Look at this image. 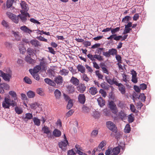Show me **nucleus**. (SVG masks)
Instances as JSON below:
<instances>
[{
  "label": "nucleus",
  "instance_id": "obj_44",
  "mask_svg": "<svg viewBox=\"0 0 155 155\" xmlns=\"http://www.w3.org/2000/svg\"><path fill=\"white\" fill-rule=\"evenodd\" d=\"M74 151H76V150L74 148L72 149L71 150H68V155H76V153L75 152H74Z\"/></svg>",
  "mask_w": 155,
  "mask_h": 155
},
{
  "label": "nucleus",
  "instance_id": "obj_20",
  "mask_svg": "<svg viewBox=\"0 0 155 155\" xmlns=\"http://www.w3.org/2000/svg\"><path fill=\"white\" fill-rule=\"evenodd\" d=\"M20 29L24 32L29 34H30L32 32V31L28 29V28L25 26H23L21 27Z\"/></svg>",
  "mask_w": 155,
  "mask_h": 155
},
{
  "label": "nucleus",
  "instance_id": "obj_8",
  "mask_svg": "<svg viewBox=\"0 0 155 155\" xmlns=\"http://www.w3.org/2000/svg\"><path fill=\"white\" fill-rule=\"evenodd\" d=\"M106 144L105 141H102L100 143V144L97 147L95 148H94L93 151V154L94 153H95L96 152H97V151H100L101 150L102 148Z\"/></svg>",
  "mask_w": 155,
  "mask_h": 155
},
{
  "label": "nucleus",
  "instance_id": "obj_63",
  "mask_svg": "<svg viewBox=\"0 0 155 155\" xmlns=\"http://www.w3.org/2000/svg\"><path fill=\"white\" fill-rule=\"evenodd\" d=\"M128 121L129 123H132L134 121V118L132 117V116L130 114L128 115Z\"/></svg>",
  "mask_w": 155,
  "mask_h": 155
},
{
  "label": "nucleus",
  "instance_id": "obj_62",
  "mask_svg": "<svg viewBox=\"0 0 155 155\" xmlns=\"http://www.w3.org/2000/svg\"><path fill=\"white\" fill-rule=\"evenodd\" d=\"M7 15L11 20L13 18L15 15L12 13L9 12L7 13Z\"/></svg>",
  "mask_w": 155,
  "mask_h": 155
},
{
  "label": "nucleus",
  "instance_id": "obj_19",
  "mask_svg": "<svg viewBox=\"0 0 155 155\" xmlns=\"http://www.w3.org/2000/svg\"><path fill=\"white\" fill-rule=\"evenodd\" d=\"M44 81L46 83L52 86H55V83L54 82V81L48 78H45L44 79Z\"/></svg>",
  "mask_w": 155,
  "mask_h": 155
},
{
  "label": "nucleus",
  "instance_id": "obj_11",
  "mask_svg": "<svg viewBox=\"0 0 155 155\" xmlns=\"http://www.w3.org/2000/svg\"><path fill=\"white\" fill-rule=\"evenodd\" d=\"M78 85L77 87L78 91L80 93H84L86 87L85 86L84 84H80Z\"/></svg>",
  "mask_w": 155,
  "mask_h": 155
},
{
  "label": "nucleus",
  "instance_id": "obj_60",
  "mask_svg": "<svg viewBox=\"0 0 155 155\" xmlns=\"http://www.w3.org/2000/svg\"><path fill=\"white\" fill-rule=\"evenodd\" d=\"M87 57L92 61H94L95 60V58H94V55L91 54H88L87 55Z\"/></svg>",
  "mask_w": 155,
  "mask_h": 155
},
{
  "label": "nucleus",
  "instance_id": "obj_10",
  "mask_svg": "<svg viewBox=\"0 0 155 155\" xmlns=\"http://www.w3.org/2000/svg\"><path fill=\"white\" fill-rule=\"evenodd\" d=\"M12 33L14 37L15 38V40L17 41H19L21 40V36L19 35V32L12 31Z\"/></svg>",
  "mask_w": 155,
  "mask_h": 155
},
{
  "label": "nucleus",
  "instance_id": "obj_29",
  "mask_svg": "<svg viewBox=\"0 0 155 155\" xmlns=\"http://www.w3.org/2000/svg\"><path fill=\"white\" fill-rule=\"evenodd\" d=\"M42 131L44 134H48L50 133V130L49 128L47 126H44L42 128Z\"/></svg>",
  "mask_w": 155,
  "mask_h": 155
},
{
  "label": "nucleus",
  "instance_id": "obj_46",
  "mask_svg": "<svg viewBox=\"0 0 155 155\" xmlns=\"http://www.w3.org/2000/svg\"><path fill=\"white\" fill-rule=\"evenodd\" d=\"M9 94L13 97L14 100H15L16 99V94L15 91H10L9 92Z\"/></svg>",
  "mask_w": 155,
  "mask_h": 155
},
{
  "label": "nucleus",
  "instance_id": "obj_50",
  "mask_svg": "<svg viewBox=\"0 0 155 155\" xmlns=\"http://www.w3.org/2000/svg\"><path fill=\"white\" fill-rule=\"evenodd\" d=\"M120 30L119 27H117L114 28H112L111 29V33L112 34H115V33L118 31Z\"/></svg>",
  "mask_w": 155,
  "mask_h": 155
},
{
  "label": "nucleus",
  "instance_id": "obj_31",
  "mask_svg": "<svg viewBox=\"0 0 155 155\" xmlns=\"http://www.w3.org/2000/svg\"><path fill=\"white\" fill-rule=\"evenodd\" d=\"M118 89L122 94H124L125 93V87L121 84V86L118 87Z\"/></svg>",
  "mask_w": 155,
  "mask_h": 155
},
{
  "label": "nucleus",
  "instance_id": "obj_14",
  "mask_svg": "<svg viewBox=\"0 0 155 155\" xmlns=\"http://www.w3.org/2000/svg\"><path fill=\"white\" fill-rule=\"evenodd\" d=\"M41 66L39 65H37L35 67L33 70L30 69L29 71L30 73H38L39 71L41 69Z\"/></svg>",
  "mask_w": 155,
  "mask_h": 155
},
{
  "label": "nucleus",
  "instance_id": "obj_12",
  "mask_svg": "<svg viewBox=\"0 0 155 155\" xmlns=\"http://www.w3.org/2000/svg\"><path fill=\"white\" fill-rule=\"evenodd\" d=\"M78 100L79 102L82 104H84L85 101V97L83 94H80L78 96Z\"/></svg>",
  "mask_w": 155,
  "mask_h": 155
},
{
  "label": "nucleus",
  "instance_id": "obj_36",
  "mask_svg": "<svg viewBox=\"0 0 155 155\" xmlns=\"http://www.w3.org/2000/svg\"><path fill=\"white\" fill-rule=\"evenodd\" d=\"M82 110L83 112L84 113H87L90 111L89 108L85 105H84L83 106Z\"/></svg>",
  "mask_w": 155,
  "mask_h": 155
},
{
  "label": "nucleus",
  "instance_id": "obj_5",
  "mask_svg": "<svg viewBox=\"0 0 155 155\" xmlns=\"http://www.w3.org/2000/svg\"><path fill=\"white\" fill-rule=\"evenodd\" d=\"M109 107L112 113L114 114H117L118 110L115 104L111 101L109 103Z\"/></svg>",
  "mask_w": 155,
  "mask_h": 155
},
{
  "label": "nucleus",
  "instance_id": "obj_17",
  "mask_svg": "<svg viewBox=\"0 0 155 155\" xmlns=\"http://www.w3.org/2000/svg\"><path fill=\"white\" fill-rule=\"evenodd\" d=\"M77 68L78 71L81 73H84L85 71V68L81 64H78L77 67Z\"/></svg>",
  "mask_w": 155,
  "mask_h": 155
},
{
  "label": "nucleus",
  "instance_id": "obj_25",
  "mask_svg": "<svg viewBox=\"0 0 155 155\" xmlns=\"http://www.w3.org/2000/svg\"><path fill=\"white\" fill-rule=\"evenodd\" d=\"M97 100L98 105L101 107H102L104 105V101L103 100L102 98L101 97H100L98 98Z\"/></svg>",
  "mask_w": 155,
  "mask_h": 155
},
{
  "label": "nucleus",
  "instance_id": "obj_33",
  "mask_svg": "<svg viewBox=\"0 0 155 155\" xmlns=\"http://www.w3.org/2000/svg\"><path fill=\"white\" fill-rule=\"evenodd\" d=\"M46 64L47 63L46 61L41 60L40 62L39 66H41V67H42L43 69L45 70L46 69Z\"/></svg>",
  "mask_w": 155,
  "mask_h": 155
},
{
  "label": "nucleus",
  "instance_id": "obj_18",
  "mask_svg": "<svg viewBox=\"0 0 155 155\" xmlns=\"http://www.w3.org/2000/svg\"><path fill=\"white\" fill-rule=\"evenodd\" d=\"M32 45L35 47H38V46H40L41 44L40 42L38 41L35 40H31L30 41Z\"/></svg>",
  "mask_w": 155,
  "mask_h": 155
},
{
  "label": "nucleus",
  "instance_id": "obj_53",
  "mask_svg": "<svg viewBox=\"0 0 155 155\" xmlns=\"http://www.w3.org/2000/svg\"><path fill=\"white\" fill-rule=\"evenodd\" d=\"M68 89L69 92L70 93H73L74 91V87L73 86H68Z\"/></svg>",
  "mask_w": 155,
  "mask_h": 155
},
{
  "label": "nucleus",
  "instance_id": "obj_1",
  "mask_svg": "<svg viewBox=\"0 0 155 155\" xmlns=\"http://www.w3.org/2000/svg\"><path fill=\"white\" fill-rule=\"evenodd\" d=\"M12 75V71L9 68L6 69L5 72L0 70V76L6 81H9Z\"/></svg>",
  "mask_w": 155,
  "mask_h": 155
},
{
  "label": "nucleus",
  "instance_id": "obj_2",
  "mask_svg": "<svg viewBox=\"0 0 155 155\" xmlns=\"http://www.w3.org/2000/svg\"><path fill=\"white\" fill-rule=\"evenodd\" d=\"M21 14L18 15L21 21L23 23H25L28 20H29L30 15L27 12H20Z\"/></svg>",
  "mask_w": 155,
  "mask_h": 155
},
{
  "label": "nucleus",
  "instance_id": "obj_35",
  "mask_svg": "<svg viewBox=\"0 0 155 155\" xmlns=\"http://www.w3.org/2000/svg\"><path fill=\"white\" fill-rule=\"evenodd\" d=\"M108 52L110 55H114L117 54V50L116 49L112 48L109 50Z\"/></svg>",
  "mask_w": 155,
  "mask_h": 155
},
{
  "label": "nucleus",
  "instance_id": "obj_49",
  "mask_svg": "<svg viewBox=\"0 0 155 155\" xmlns=\"http://www.w3.org/2000/svg\"><path fill=\"white\" fill-rule=\"evenodd\" d=\"M31 74L33 78L36 80L38 81L40 79V77L38 74L37 73H31Z\"/></svg>",
  "mask_w": 155,
  "mask_h": 155
},
{
  "label": "nucleus",
  "instance_id": "obj_7",
  "mask_svg": "<svg viewBox=\"0 0 155 155\" xmlns=\"http://www.w3.org/2000/svg\"><path fill=\"white\" fill-rule=\"evenodd\" d=\"M11 100L10 99L5 97L2 104L3 107L5 108H9Z\"/></svg>",
  "mask_w": 155,
  "mask_h": 155
},
{
  "label": "nucleus",
  "instance_id": "obj_38",
  "mask_svg": "<svg viewBox=\"0 0 155 155\" xmlns=\"http://www.w3.org/2000/svg\"><path fill=\"white\" fill-rule=\"evenodd\" d=\"M105 78L106 80L108 83L111 85H113V78L112 80L109 77L107 76H105Z\"/></svg>",
  "mask_w": 155,
  "mask_h": 155
},
{
  "label": "nucleus",
  "instance_id": "obj_39",
  "mask_svg": "<svg viewBox=\"0 0 155 155\" xmlns=\"http://www.w3.org/2000/svg\"><path fill=\"white\" fill-rule=\"evenodd\" d=\"M23 80L27 84H31L32 83V81L31 79L27 77H25L24 78Z\"/></svg>",
  "mask_w": 155,
  "mask_h": 155
},
{
  "label": "nucleus",
  "instance_id": "obj_9",
  "mask_svg": "<svg viewBox=\"0 0 155 155\" xmlns=\"http://www.w3.org/2000/svg\"><path fill=\"white\" fill-rule=\"evenodd\" d=\"M54 81L57 84L60 85L63 83V79L60 75H58L55 77Z\"/></svg>",
  "mask_w": 155,
  "mask_h": 155
},
{
  "label": "nucleus",
  "instance_id": "obj_54",
  "mask_svg": "<svg viewBox=\"0 0 155 155\" xmlns=\"http://www.w3.org/2000/svg\"><path fill=\"white\" fill-rule=\"evenodd\" d=\"M130 17L129 16H125L124 18L122 20V21L126 23H128Z\"/></svg>",
  "mask_w": 155,
  "mask_h": 155
},
{
  "label": "nucleus",
  "instance_id": "obj_47",
  "mask_svg": "<svg viewBox=\"0 0 155 155\" xmlns=\"http://www.w3.org/2000/svg\"><path fill=\"white\" fill-rule=\"evenodd\" d=\"M30 106L31 109H35L39 107V105L37 102H35L30 104Z\"/></svg>",
  "mask_w": 155,
  "mask_h": 155
},
{
  "label": "nucleus",
  "instance_id": "obj_27",
  "mask_svg": "<svg viewBox=\"0 0 155 155\" xmlns=\"http://www.w3.org/2000/svg\"><path fill=\"white\" fill-rule=\"evenodd\" d=\"M15 110L16 113L18 114H20L23 112L22 108L20 107L16 106L15 108Z\"/></svg>",
  "mask_w": 155,
  "mask_h": 155
},
{
  "label": "nucleus",
  "instance_id": "obj_16",
  "mask_svg": "<svg viewBox=\"0 0 155 155\" xmlns=\"http://www.w3.org/2000/svg\"><path fill=\"white\" fill-rule=\"evenodd\" d=\"M26 61L31 64H33L35 62V60L32 59L31 57L27 55L26 56L25 58Z\"/></svg>",
  "mask_w": 155,
  "mask_h": 155
},
{
  "label": "nucleus",
  "instance_id": "obj_48",
  "mask_svg": "<svg viewBox=\"0 0 155 155\" xmlns=\"http://www.w3.org/2000/svg\"><path fill=\"white\" fill-rule=\"evenodd\" d=\"M19 16H17L15 15V16L13 18H12V21H13L14 23H15L16 24H17L18 23L19 21Z\"/></svg>",
  "mask_w": 155,
  "mask_h": 155
},
{
  "label": "nucleus",
  "instance_id": "obj_30",
  "mask_svg": "<svg viewBox=\"0 0 155 155\" xmlns=\"http://www.w3.org/2000/svg\"><path fill=\"white\" fill-rule=\"evenodd\" d=\"M112 152L113 153L118 154L120 151V148L119 147H114L112 150Z\"/></svg>",
  "mask_w": 155,
  "mask_h": 155
},
{
  "label": "nucleus",
  "instance_id": "obj_34",
  "mask_svg": "<svg viewBox=\"0 0 155 155\" xmlns=\"http://www.w3.org/2000/svg\"><path fill=\"white\" fill-rule=\"evenodd\" d=\"M59 72L61 75L66 76L68 74L69 71L68 70L65 69H62L60 70Z\"/></svg>",
  "mask_w": 155,
  "mask_h": 155
},
{
  "label": "nucleus",
  "instance_id": "obj_6",
  "mask_svg": "<svg viewBox=\"0 0 155 155\" xmlns=\"http://www.w3.org/2000/svg\"><path fill=\"white\" fill-rule=\"evenodd\" d=\"M21 9L20 10V12H27L29 8L27 4L24 1H22L20 3Z\"/></svg>",
  "mask_w": 155,
  "mask_h": 155
},
{
  "label": "nucleus",
  "instance_id": "obj_56",
  "mask_svg": "<svg viewBox=\"0 0 155 155\" xmlns=\"http://www.w3.org/2000/svg\"><path fill=\"white\" fill-rule=\"evenodd\" d=\"M5 45L7 48H11L13 47V44L8 42H5L4 43Z\"/></svg>",
  "mask_w": 155,
  "mask_h": 155
},
{
  "label": "nucleus",
  "instance_id": "obj_43",
  "mask_svg": "<svg viewBox=\"0 0 155 155\" xmlns=\"http://www.w3.org/2000/svg\"><path fill=\"white\" fill-rule=\"evenodd\" d=\"M73 105V101L71 99H70L69 100L67 106V108L68 109H69L72 107Z\"/></svg>",
  "mask_w": 155,
  "mask_h": 155
},
{
  "label": "nucleus",
  "instance_id": "obj_3",
  "mask_svg": "<svg viewBox=\"0 0 155 155\" xmlns=\"http://www.w3.org/2000/svg\"><path fill=\"white\" fill-rule=\"evenodd\" d=\"M106 126L110 130L114 133H117V129L115 125L112 121H108L106 122Z\"/></svg>",
  "mask_w": 155,
  "mask_h": 155
},
{
  "label": "nucleus",
  "instance_id": "obj_59",
  "mask_svg": "<svg viewBox=\"0 0 155 155\" xmlns=\"http://www.w3.org/2000/svg\"><path fill=\"white\" fill-rule=\"evenodd\" d=\"M98 134V130H93L91 133V135L93 137H95Z\"/></svg>",
  "mask_w": 155,
  "mask_h": 155
},
{
  "label": "nucleus",
  "instance_id": "obj_21",
  "mask_svg": "<svg viewBox=\"0 0 155 155\" xmlns=\"http://www.w3.org/2000/svg\"><path fill=\"white\" fill-rule=\"evenodd\" d=\"M89 92L92 95H94L97 93V91L95 87H93L90 88Z\"/></svg>",
  "mask_w": 155,
  "mask_h": 155
},
{
  "label": "nucleus",
  "instance_id": "obj_52",
  "mask_svg": "<svg viewBox=\"0 0 155 155\" xmlns=\"http://www.w3.org/2000/svg\"><path fill=\"white\" fill-rule=\"evenodd\" d=\"M97 55L95 54L94 55V58H95V59L96 58L97 59V60L99 61H101L103 60L102 57L100 55Z\"/></svg>",
  "mask_w": 155,
  "mask_h": 155
},
{
  "label": "nucleus",
  "instance_id": "obj_15",
  "mask_svg": "<svg viewBox=\"0 0 155 155\" xmlns=\"http://www.w3.org/2000/svg\"><path fill=\"white\" fill-rule=\"evenodd\" d=\"M118 117L122 120H125L127 118V114L124 111L121 110L118 113Z\"/></svg>",
  "mask_w": 155,
  "mask_h": 155
},
{
  "label": "nucleus",
  "instance_id": "obj_40",
  "mask_svg": "<svg viewBox=\"0 0 155 155\" xmlns=\"http://www.w3.org/2000/svg\"><path fill=\"white\" fill-rule=\"evenodd\" d=\"M27 53L30 56H33L34 54V50L33 49L28 48L27 50Z\"/></svg>",
  "mask_w": 155,
  "mask_h": 155
},
{
  "label": "nucleus",
  "instance_id": "obj_24",
  "mask_svg": "<svg viewBox=\"0 0 155 155\" xmlns=\"http://www.w3.org/2000/svg\"><path fill=\"white\" fill-rule=\"evenodd\" d=\"M54 96L56 99H60L61 95V92L58 89H56L54 91Z\"/></svg>",
  "mask_w": 155,
  "mask_h": 155
},
{
  "label": "nucleus",
  "instance_id": "obj_55",
  "mask_svg": "<svg viewBox=\"0 0 155 155\" xmlns=\"http://www.w3.org/2000/svg\"><path fill=\"white\" fill-rule=\"evenodd\" d=\"M95 73L96 75L97 76L99 79H102L103 77V75L100 73L99 71H96Z\"/></svg>",
  "mask_w": 155,
  "mask_h": 155
},
{
  "label": "nucleus",
  "instance_id": "obj_26",
  "mask_svg": "<svg viewBox=\"0 0 155 155\" xmlns=\"http://www.w3.org/2000/svg\"><path fill=\"white\" fill-rule=\"evenodd\" d=\"M19 49L21 53L23 54L26 51V49L23 44L19 45Z\"/></svg>",
  "mask_w": 155,
  "mask_h": 155
},
{
  "label": "nucleus",
  "instance_id": "obj_51",
  "mask_svg": "<svg viewBox=\"0 0 155 155\" xmlns=\"http://www.w3.org/2000/svg\"><path fill=\"white\" fill-rule=\"evenodd\" d=\"M1 23L3 26L5 27L6 28H9L8 23L5 20H3Z\"/></svg>",
  "mask_w": 155,
  "mask_h": 155
},
{
  "label": "nucleus",
  "instance_id": "obj_61",
  "mask_svg": "<svg viewBox=\"0 0 155 155\" xmlns=\"http://www.w3.org/2000/svg\"><path fill=\"white\" fill-rule=\"evenodd\" d=\"M37 38L40 41H43L45 42H47V39L45 38H44L42 37L41 36L37 37Z\"/></svg>",
  "mask_w": 155,
  "mask_h": 155
},
{
  "label": "nucleus",
  "instance_id": "obj_57",
  "mask_svg": "<svg viewBox=\"0 0 155 155\" xmlns=\"http://www.w3.org/2000/svg\"><path fill=\"white\" fill-rule=\"evenodd\" d=\"M139 98L140 99V100L143 101H145L146 99V97L144 95V94H140L139 96Z\"/></svg>",
  "mask_w": 155,
  "mask_h": 155
},
{
  "label": "nucleus",
  "instance_id": "obj_37",
  "mask_svg": "<svg viewBox=\"0 0 155 155\" xmlns=\"http://www.w3.org/2000/svg\"><path fill=\"white\" fill-rule=\"evenodd\" d=\"M36 92L38 94L41 95V96H43L44 95V93L43 89L41 88H38L37 89Z\"/></svg>",
  "mask_w": 155,
  "mask_h": 155
},
{
  "label": "nucleus",
  "instance_id": "obj_13",
  "mask_svg": "<svg viewBox=\"0 0 155 155\" xmlns=\"http://www.w3.org/2000/svg\"><path fill=\"white\" fill-rule=\"evenodd\" d=\"M70 82L73 84L75 86H78L79 84V80L77 78H75L73 76L72 77L70 80Z\"/></svg>",
  "mask_w": 155,
  "mask_h": 155
},
{
  "label": "nucleus",
  "instance_id": "obj_32",
  "mask_svg": "<svg viewBox=\"0 0 155 155\" xmlns=\"http://www.w3.org/2000/svg\"><path fill=\"white\" fill-rule=\"evenodd\" d=\"M34 123L37 126H39L40 125V120L37 117H34L33 118Z\"/></svg>",
  "mask_w": 155,
  "mask_h": 155
},
{
  "label": "nucleus",
  "instance_id": "obj_23",
  "mask_svg": "<svg viewBox=\"0 0 155 155\" xmlns=\"http://www.w3.org/2000/svg\"><path fill=\"white\" fill-rule=\"evenodd\" d=\"M53 134L56 137H59L61 135V132L57 129H55L53 131Z\"/></svg>",
  "mask_w": 155,
  "mask_h": 155
},
{
  "label": "nucleus",
  "instance_id": "obj_58",
  "mask_svg": "<svg viewBox=\"0 0 155 155\" xmlns=\"http://www.w3.org/2000/svg\"><path fill=\"white\" fill-rule=\"evenodd\" d=\"M112 148H109L105 152V155H110L111 154L113 153V152H112Z\"/></svg>",
  "mask_w": 155,
  "mask_h": 155
},
{
  "label": "nucleus",
  "instance_id": "obj_22",
  "mask_svg": "<svg viewBox=\"0 0 155 155\" xmlns=\"http://www.w3.org/2000/svg\"><path fill=\"white\" fill-rule=\"evenodd\" d=\"M75 148L76 149V152L79 155H81L83 153L81 151L82 150V148L79 145L76 144L75 146Z\"/></svg>",
  "mask_w": 155,
  "mask_h": 155
},
{
  "label": "nucleus",
  "instance_id": "obj_41",
  "mask_svg": "<svg viewBox=\"0 0 155 155\" xmlns=\"http://www.w3.org/2000/svg\"><path fill=\"white\" fill-rule=\"evenodd\" d=\"M124 130L125 133H128L130 132L131 129L130 125L129 124H127L126 125Z\"/></svg>",
  "mask_w": 155,
  "mask_h": 155
},
{
  "label": "nucleus",
  "instance_id": "obj_42",
  "mask_svg": "<svg viewBox=\"0 0 155 155\" xmlns=\"http://www.w3.org/2000/svg\"><path fill=\"white\" fill-rule=\"evenodd\" d=\"M14 0H7V7L8 8L11 7L13 3Z\"/></svg>",
  "mask_w": 155,
  "mask_h": 155
},
{
  "label": "nucleus",
  "instance_id": "obj_28",
  "mask_svg": "<svg viewBox=\"0 0 155 155\" xmlns=\"http://www.w3.org/2000/svg\"><path fill=\"white\" fill-rule=\"evenodd\" d=\"M27 94L28 97L29 98H34L35 96V93L31 91H28L27 92Z\"/></svg>",
  "mask_w": 155,
  "mask_h": 155
},
{
  "label": "nucleus",
  "instance_id": "obj_45",
  "mask_svg": "<svg viewBox=\"0 0 155 155\" xmlns=\"http://www.w3.org/2000/svg\"><path fill=\"white\" fill-rule=\"evenodd\" d=\"M33 116L32 114L30 113H27L25 114V119L30 120L32 119Z\"/></svg>",
  "mask_w": 155,
  "mask_h": 155
},
{
  "label": "nucleus",
  "instance_id": "obj_64",
  "mask_svg": "<svg viewBox=\"0 0 155 155\" xmlns=\"http://www.w3.org/2000/svg\"><path fill=\"white\" fill-rule=\"evenodd\" d=\"M99 93L101 94L102 96L105 97L106 96V93L105 91L103 89H101L99 91Z\"/></svg>",
  "mask_w": 155,
  "mask_h": 155
},
{
  "label": "nucleus",
  "instance_id": "obj_4",
  "mask_svg": "<svg viewBox=\"0 0 155 155\" xmlns=\"http://www.w3.org/2000/svg\"><path fill=\"white\" fill-rule=\"evenodd\" d=\"M68 143V141L65 139L61 141L58 143V145L60 148L64 151L67 150V146Z\"/></svg>",
  "mask_w": 155,
  "mask_h": 155
}]
</instances>
